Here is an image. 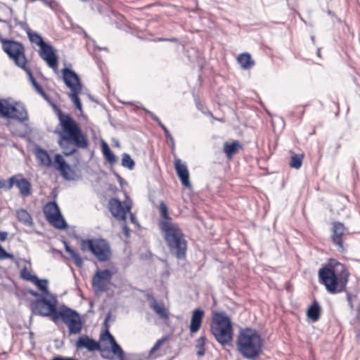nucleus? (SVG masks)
<instances>
[{
	"instance_id": "nucleus-14",
	"label": "nucleus",
	"mask_w": 360,
	"mask_h": 360,
	"mask_svg": "<svg viewBox=\"0 0 360 360\" xmlns=\"http://www.w3.org/2000/svg\"><path fill=\"white\" fill-rule=\"evenodd\" d=\"M15 185L20 191L22 195L27 197L32 193V186L30 182L20 175H14L8 179L7 189H11Z\"/></svg>"
},
{
	"instance_id": "nucleus-6",
	"label": "nucleus",
	"mask_w": 360,
	"mask_h": 360,
	"mask_svg": "<svg viewBox=\"0 0 360 360\" xmlns=\"http://www.w3.org/2000/svg\"><path fill=\"white\" fill-rule=\"evenodd\" d=\"M30 309L34 314L49 316L55 323H58L59 311L57 310V300L55 297L50 300L44 297L37 299L30 303Z\"/></svg>"
},
{
	"instance_id": "nucleus-42",
	"label": "nucleus",
	"mask_w": 360,
	"mask_h": 360,
	"mask_svg": "<svg viewBox=\"0 0 360 360\" xmlns=\"http://www.w3.org/2000/svg\"><path fill=\"white\" fill-rule=\"evenodd\" d=\"M103 156L110 164H114L117 161V158L112 151L105 154Z\"/></svg>"
},
{
	"instance_id": "nucleus-51",
	"label": "nucleus",
	"mask_w": 360,
	"mask_h": 360,
	"mask_svg": "<svg viewBox=\"0 0 360 360\" xmlns=\"http://www.w3.org/2000/svg\"><path fill=\"white\" fill-rule=\"evenodd\" d=\"M146 112L149 115V116H150V117H151V118H152L155 122L158 121V119H159V118H158V117H157V116H156L153 112H150V111H149V110H146Z\"/></svg>"
},
{
	"instance_id": "nucleus-55",
	"label": "nucleus",
	"mask_w": 360,
	"mask_h": 360,
	"mask_svg": "<svg viewBox=\"0 0 360 360\" xmlns=\"http://www.w3.org/2000/svg\"><path fill=\"white\" fill-rule=\"evenodd\" d=\"M155 122H157V124L163 129V127H166L162 122L160 120V119H158V121H156Z\"/></svg>"
},
{
	"instance_id": "nucleus-56",
	"label": "nucleus",
	"mask_w": 360,
	"mask_h": 360,
	"mask_svg": "<svg viewBox=\"0 0 360 360\" xmlns=\"http://www.w3.org/2000/svg\"><path fill=\"white\" fill-rule=\"evenodd\" d=\"M155 122H157V124L163 129V127H166L162 122L160 120V119H158V121H156Z\"/></svg>"
},
{
	"instance_id": "nucleus-54",
	"label": "nucleus",
	"mask_w": 360,
	"mask_h": 360,
	"mask_svg": "<svg viewBox=\"0 0 360 360\" xmlns=\"http://www.w3.org/2000/svg\"><path fill=\"white\" fill-rule=\"evenodd\" d=\"M155 122H157V124L163 129V127H166L162 122L160 120V119H158V121H156Z\"/></svg>"
},
{
	"instance_id": "nucleus-58",
	"label": "nucleus",
	"mask_w": 360,
	"mask_h": 360,
	"mask_svg": "<svg viewBox=\"0 0 360 360\" xmlns=\"http://www.w3.org/2000/svg\"><path fill=\"white\" fill-rule=\"evenodd\" d=\"M129 213H130V216H131V221L132 223H134V220H135V217L134 216V214L132 213H131V212H129Z\"/></svg>"
},
{
	"instance_id": "nucleus-41",
	"label": "nucleus",
	"mask_w": 360,
	"mask_h": 360,
	"mask_svg": "<svg viewBox=\"0 0 360 360\" xmlns=\"http://www.w3.org/2000/svg\"><path fill=\"white\" fill-rule=\"evenodd\" d=\"M15 25H18L20 28L27 33L31 30L26 21H19L17 18L14 19Z\"/></svg>"
},
{
	"instance_id": "nucleus-23",
	"label": "nucleus",
	"mask_w": 360,
	"mask_h": 360,
	"mask_svg": "<svg viewBox=\"0 0 360 360\" xmlns=\"http://www.w3.org/2000/svg\"><path fill=\"white\" fill-rule=\"evenodd\" d=\"M11 119L16 120L20 122H24L28 120V115L25 107L20 105H13Z\"/></svg>"
},
{
	"instance_id": "nucleus-46",
	"label": "nucleus",
	"mask_w": 360,
	"mask_h": 360,
	"mask_svg": "<svg viewBox=\"0 0 360 360\" xmlns=\"http://www.w3.org/2000/svg\"><path fill=\"white\" fill-rule=\"evenodd\" d=\"M111 150L109 148L108 145L105 142L102 143V152L103 155L109 152H110Z\"/></svg>"
},
{
	"instance_id": "nucleus-28",
	"label": "nucleus",
	"mask_w": 360,
	"mask_h": 360,
	"mask_svg": "<svg viewBox=\"0 0 360 360\" xmlns=\"http://www.w3.org/2000/svg\"><path fill=\"white\" fill-rule=\"evenodd\" d=\"M159 210L160 213V219L159 221V227L162 226L164 222H174L172 219L169 216L168 209L166 204L161 202L159 205Z\"/></svg>"
},
{
	"instance_id": "nucleus-5",
	"label": "nucleus",
	"mask_w": 360,
	"mask_h": 360,
	"mask_svg": "<svg viewBox=\"0 0 360 360\" xmlns=\"http://www.w3.org/2000/svg\"><path fill=\"white\" fill-rule=\"evenodd\" d=\"M210 328L216 340L221 345H227L232 342L233 324L224 311L212 312Z\"/></svg>"
},
{
	"instance_id": "nucleus-57",
	"label": "nucleus",
	"mask_w": 360,
	"mask_h": 360,
	"mask_svg": "<svg viewBox=\"0 0 360 360\" xmlns=\"http://www.w3.org/2000/svg\"><path fill=\"white\" fill-rule=\"evenodd\" d=\"M41 1L45 4L46 5L49 6L51 0H41Z\"/></svg>"
},
{
	"instance_id": "nucleus-32",
	"label": "nucleus",
	"mask_w": 360,
	"mask_h": 360,
	"mask_svg": "<svg viewBox=\"0 0 360 360\" xmlns=\"http://www.w3.org/2000/svg\"><path fill=\"white\" fill-rule=\"evenodd\" d=\"M27 281H30L32 283H34L39 290H41L43 293L46 295L49 294V290H48V281L47 280H43L40 281L37 277H27Z\"/></svg>"
},
{
	"instance_id": "nucleus-24",
	"label": "nucleus",
	"mask_w": 360,
	"mask_h": 360,
	"mask_svg": "<svg viewBox=\"0 0 360 360\" xmlns=\"http://www.w3.org/2000/svg\"><path fill=\"white\" fill-rule=\"evenodd\" d=\"M36 158L39 165L49 167L51 165V159L49 153L44 149H36Z\"/></svg>"
},
{
	"instance_id": "nucleus-26",
	"label": "nucleus",
	"mask_w": 360,
	"mask_h": 360,
	"mask_svg": "<svg viewBox=\"0 0 360 360\" xmlns=\"http://www.w3.org/2000/svg\"><path fill=\"white\" fill-rule=\"evenodd\" d=\"M237 61L241 68H250L255 65L249 53H240L237 57Z\"/></svg>"
},
{
	"instance_id": "nucleus-8",
	"label": "nucleus",
	"mask_w": 360,
	"mask_h": 360,
	"mask_svg": "<svg viewBox=\"0 0 360 360\" xmlns=\"http://www.w3.org/2000/svg\"><path fill=\"white\" fill-rule=\"evenodd\" d=\"M61 319L67 325L70 334H78L82 328V323L79 314L68 307L61 309L58 311V321Z\"/></svg>"
},
{
	"instance_id": "nucleus-12",
	"label": "nucleus",
	"mask_w": 360,
	"mask_h": 360,
	"mask_svg": "<svg viewBox=\"0 0 360 360\" xmlns=\"http://www.w3.org/2000/svg\"><path fill=\"white\" fill-rule=\"evenodd\" d=\"M91 252L100 262H106L111 255L110 245L104 239H94Z\"/></svg>"
},
{
	"instance_id": "nucleus-17",
	"label": "nucleus",
	"mask_w": 360,
	"mask_h": 360,
	"mask_svg": "<svg viewBox=\"0 0 360 360\" xmlns=\"http://www.w3.org/2000/svg\"><path fill=\"white\" fill-rule=\"evenodd\" d=\"M28 76L29 81L32 84L35 91L44 98H46L47 95L40 86L39 82L44 79V76L38 71V69H24Z\"/></svg>"
},
{
	"instance_id": "nucleus-4",
	"label": "nucleus",
	"mask_w": 360,
	"mask_h": 360,
	"mask_svg": "<svg viewBox=\"0 0 360 360\" xmlns=\"http://www.w3.org/2000/svg\"><path fill=\"white\" fill-rule=\"evenodd\" d=\"M160 229L171 252L178 259L184 258L187 248L186 241L179 225L174 222L165 221Z\"/></svg>"
},
{
	"instance_id": "nucleus-2",
	"label": "nucleus",
	"mask_w": 360,
	"mask_h": 360,
	"mask_svg": "<svg viewBox=\"0 0 360 360\" xmlns=\"http://www.w3.org/2000/svg\"><path fill=\"white\" fill-rule=\"evenodd\" d=\"M236 347L242 356L249 360H256L262 354V338L255 330L250 328L240 330Z\"/></svg>"
},
{
	"instance_id": "nucleus-9",
	"label": "nucleus",
	"mask_w": 360,
	"mask_h": 360,
	"mask_svg": "<svg viewBox=\"0 0 360 360\" xmlns=\"http://www.w3.org/2000/svg\"><path fill=\"white\" fill-rule=\"evenodd\" d=\"M46 220L58 229H65L67 224L62 216L58 205L55 202H48L43 209Z\"/></svg>"
},
{
	"instance_id": "nucleus-30",
	"label": "nucleus",
	"mask_w": 360,
	"mask_h": 360,
	"mask_svg": "<svg viewBox=\"0 0 360 360\" xmlns=\"http://www.w3.org/2000/svg\"><path fill=\"white\" fill-rule=\"evenodd\" d=\"M150 307L160 316V317L162 319L169 318L168 312L162 303H158L155 299H153Z\"/></svg>"
},
{
	"instance_id": "nucleus-19",
	"label": "nucleus",
	"mask_w": 360,
	"mask_h": 360,
	"mask_svg": "<svg viewBox=\"0 0 360 360\" xmlns=\"http://www.w3.org/2000/svg\"><path fill=\"white\" fill-rule=\"evenodd\" d=\"M346 231L344 224L339 221H335L333 224V242L338 247V250L341 252L344 251L342 236Z\"/></svg>"
},
{
	"instance_id": "nucleus-34",
	"label": "nucleus",
	"mask_w": 360,
	"mask_h": 360,
	"mask_svg": "<svg viewBox=\"0 0 360 360\" xmlns=\"http://www.w3.org/2000/svg\"><path fill=\"white\" fill-rule=\"evenodd\" d=\"M65 250L70 255V257L74 260L75 264L78 267L83 265V259L80 255L72 250L68 244L65 243Z\"/></svg>"
},
{
	"instance_id": "nucleus-45",
	"label": "nucleus",
	"mask_w": 360,
	"mask_h": 360,
	"mask_svg": "<svg viewBox=\"0 0 360 360\" xmlns=\"http://www.w3.org/2000/svg\"><path fill=\"white\" fill-rule=\"evenodd\" d=\"M111 150L109 148L108 145L105 142L102 143V152L103 155L109 152H110Z\"/></svg>"
},
{
	"instance_id": "nucleus-47",
	"label": "nucleus",
	"mask_w": 360,
	"mask_h": 360,
	"mask_svg": "<svg viewBox=\"0 0 360 360\" xmlns=\"http://www.w3.org/2000/svg\"><path fill=\"white\" fill-rule=\"evenodd\" d=\"M155 41H172V42H177L178 39L176 38L172 37V38H158Z\"/></svg>"
},
{
	"instance_id": "nucleus-61",
	"label": "nucleus",
	"mask_w": 360,
	"mask_h": 360,
	"mask_svg": "<svg viewBox=\"0 0 360 360\" xmlns=\"http://www.w3.org/2000/svg\"><path fill=\"white\" fill-rule=\"evenodd\" d=\"M71 67H72V65L70 63H69V64L64 63V68H71Z\"/></svg>"
},
{
	"instance_id": "nucleus-62",
	"label": "nucleus",
	"mask_w": 360,
	"mask_h": 360,
	"mask_svg": "<svg viewBox=\"0 0 360 360\" xmlns=\"http://www.w3.org/2000/svg\"><path fill=\"white\" fill-rule=\"evenodd\" d=\"M32 295L35 296V297H37L39 295V294L36 292H32Z\"/></svg>"
},
{
	"instance_id": "nucleus-43",
	"label": "nucleus",
	"mask_w": 360,
	"mask_h": 360,
	"mask_svg": "<svg viewBox=\"0 0 360 360\" xmlns=\"http://www.w3.org/2000/svg\"><path fill=\"white\" fill-rule=\"evenodd\" d=\"M356 296H352L350 293H347V300L349 302V304L351 307V309H354V305L353 304V301L356 300Z\"/></svg>"
},
{
	"instance_id": "nucleus-37",
	"label": "nucleus",
	"mask_w": 360,
	"mask_h": 360,
	"mask_svg": "<svg viewBox=\"0 0 360 360\" xmlns=\"http://www.w3.org/2000/svg\"><path fill=\"white\" fill-rule=\"evenodd\" d=\"M82 91H71V93L69 94V98L72 101V102L74 103L75 106L77 109L81 110H82V103L80 101V99L78 96V94Z\"/></svg>"
},
{
	"instance_id": "nucleus-52",
	"label": "nucleus",
	"mask_w": 360,
	"mask_h": 360,
	"mask_svg": "<svg viewBox=\"0 0 360 360\" xmlns=\"http://www.w3.org/2000/svg\"><path fill=\"white\" fill-rule=\"evenodd\" d=\"M123 231H124V233L126 237L129 238L130 236L129 229L128 228V226L126 224L123 225Z\"/></svg>"
},
{
	"instance_id": "nucleus-11",
	"label": "nucleus",
	"mask_w": 360,
	"mask_h": 360,
	"mask_svg": "<svg viewBox=\"0 0 360 360\" xmlns=\"http://www.w3.org/2000/svg\"><path fill=\"white\" fill-rule=\"evenodd\" d=\"M112 274L109 269L98 270L92 278V286L96 292H105L108 290V284Z\"/></svg>"
},
{
	"instance_id": "nucleus-10",
	"label": "nucleus",
	"mask_w": 360,
	"mask_h": 360,
	"mask_svg": "<svg viewBox=\"0 0 360 360\" xmlns=\"http://www.w3.org/2000/svg\"><path fill=\"white\" fill-rule=\"evenodd\" d=\"M108 209L115 219L125 221L127 214L131 209V202L126 200L122 203L117 198H112L108 202Z\"/></svg>"
},
{
	"instance_id": "nucleus-25",
	"label": "nucleus",
	"mask_w": 360,
	"mask_h": 360,
	"mask_svg": "<svg viewBox=\"0 0 360 360\" xmlns=\"http://www.w3.org/2000/svg\"><path fill=\"white\" fill-rule=\"evenodd\" d=\"M13 105H12L7 100H0V116L4 118L11 119Z\"/></svg>"
},
{
	"instance_id": "nucleus-36",
	"label": "nucleus",
	"mask_w": 360,
	"mask_h": 360,
	"mask_svg": "<svg viewBox=\"0 0 360 360\" xmlns=\"http://www.w3.org/2000/svg\"><path fill=\"white\" fill-rule=\"evenodd\" d=\"M206 338L204 336L200 337L197 340V344L195 347L197 348V354L198 356H202L205 354V345Z\"/></svg>"
},
{
	"instance_id": "nucleus-50",
	"label": "nucleus",
	"mask_w": 360,
	"mask_h": 360,
	"mask_svg": "<svg viewBox=\"0 0 360 360\" xmlns=\"http://www.w3.org/2000/svg\"><path fill=\"white\" fill-rule=\"evenodd\" d=\"M8 238V233L6 231H0V240L5 241Z\"/></svg>"
},
{
	"instance_id": "nucleus-22",
	"label": "nucleus",
	"mask_w": 360,
	"mask_h": 360,
	"mask_svg": "<svg viewBox=\"0 0 360 360\" xmlns=\"http://www.w3.org/2000/svg\"><path fill=\"white\" fill-rule=\"evenodd\" d=\"M204 314V311L200 308L195 309L193 311L191 319V324L189 327L190 332L191 333H195L200 330L202 325Z\"/></svg>"
},
{
	"instance_id": "nucleus-13",
	"label": "nucleus",
	"mask_w": 360,
	"mask_h": 360,
	"mask_svg": "<svg viewBox=\"0 0 360 360\" xmlns=\"http://www.w3.org/2000/svg\"><path fill=\"white\" fill-rule=\"evenodd\" d=\"M110 318V314H108L104 321V324L105 326V331L101 335V340L103 342L108 340L109 343L111 345V352L114 354V355L117 356L119 360H124V354L121 348V347L117 343L115 338L110 334L108 330V321Z\"/></svg>"
},
{
	"instance_id": "nucleus-63",
	"label": "nucleus",
	"mask_w": 360,
	"mask_h": 360,
	"mask_svg": "<svg viewBox=\"0 0 360 360\" xmlns=\"http://www.w3.org/2000/svg\"><path fill=\"white\" fill-rule=\"evenodd\" d=\"M356 311H358L359 312H360V306H359V305H357V307H356Z\"/></svg>"
},
{
	"instance_id": "nucleus-35",
	"label": "nucleus",
	"mask_w": 360,
	"mask_h": 360,
	"mask_svg": "<svg viewBox=\"0 0 360 360\" xmlns=\"http://www.w3.org/2000/svg\"><path fill=\"white\" fill-rule=\"evenodd\" d=\"M303 155H293L290 161V166L292 168L300 169L302 166Z\"/></svg>"
},
{
	"instance_id": "nucleus-38",
	"label": "nucleus",
	"mask_w": 360,
	"mask_h": 360,
	"mask_svg": "<svg viewBox=\"0 0 360 360\" xmlns=\"http://www.w3.org/2000/svg\"><path fill=\"white\" fill-rule=\"evenodd\" d=\"M122 165L124 167L132 169L134 167V162L127 153H124L122 158Z\"/></svg>"
},
{
	"instance_id": "nucleus-21",
	"label": "nucleus",
	"mask_w": 360,
	"mask_h": 360,
	"mask_svg": "<svg viewBox=\"0 0 360 360\" xmlns=\"http://www.w3.org/2000/svg\"><path fill=\"white\" fill-rule=\"evenodd\" d=\"M76 345L78 348H86L91 352L100 350L103 352L105 351L101 348L100 345L97 342L89 338L87 335L79 337L77 341Z\"/></svg>"
},
{
	"instance_id": "nucleus-27",
	"label": "nucleus",
	"mask_w": 360,
	"mask_h": 360,
	"mask_svg": "<svg viewBox=\"0 0 360 360\" xmlns=\"http://www.w3.org/2000/svg\"><path fill=\"white\" fill-rule=\"evenodd\" d=\"M321 314V308L316 301H314L309 307L307 315L313 322H316L319 319Z\"/></svg>"
},
{
	"instance_id": "nucleus-31",
	"label": "nucleus",
	"mask_w": 360,
	"mask_h": 360,
	"mask_svg": "<svg viewBox=\"0 0 360 360\" xmlns=\"http://www.w3.org/2000/svg\"><path fill=\"white\" fill-rule=\"evenodd\" d=\"M239 148H240V145L238 141H234L232 143L226 142L224 145V152L229 158H231Z\"/></svg>"
},
{
	"instance_id": "nucleus-7",
	"label": "nucleus",
	"mask_w": 360,
	"mask_h": 360,
	"mask_svg": "<svg viewBox=\"0 0 360 360\" xmlns=\"http://www.w3.org/2000/svg\"><path fill=\"white\" fill-rule=\"evenodd\" d=\"M1 42L3 50L15 61L16 65L25 68L27 60L23 45L18 41L9 39H2Z\"/></svg>"
},
{
	"instance_id": "nucleus-59",
	"label": "nucleus",
	"mask_w": 360,
	"mask_h": 360,
	"mask_svg": "<svg viewBox=\"0 0 360 360\" xmlns=\"http://www.w3.org/2000/svg\"><path fill=\"white\" fill-rule=\"evenodd\" d=\"M52 360H65V358L64 357L58 356V357L53 358Z\"/></svg>"
},
{
	"instance_id": "nucleus-60",
	"label": "nucleus",
	"mask_w": 360,
	"mask_h": 360,
	"mask_svg": "<svg viewBox=\"0 0 360 360\" xmlns=\"http://www.w3.org/2000/svg\"><path fill=\"white\" fill-rule=\"evenodd\" d=\"M52 360H65V358L64 357L58 356V357L53 358Z\"/></svg>"
},
{
	"instance_id": "nucleus-40",
	"label": "nucleus",
	"mask_w": 360,
	"mask_h": 360,
	"mask_svg": "<svg viewBox=\"0 0 360 360\" xmlns=\"http://www.w3.org/2000/svg\"><path fill=\"white\" fill-rule=\"evenodd\" d=\"M166 341V338H162L161 339H159L153 345V347L150 349L149 352L150 355H153L155 354L164 344V342Z\"/></svg>"
},
{
	"instance_id": "nucleus-49",
	"label": "nucleus",
	"mask_w": 360,
	"mask_h": 360,
	"mask_svg": "<svg viewBox=\"0 0 360 360\" xmlns=\"http://www.w3.org/2000/svg\"><path fill=\"white\" fill-rule=\"evenodd\" d=\"M163 131L165 132V136L167 137V139L171 140L172 142H174V139L171 135V134L169 133V130L167 129V127H163Z\"/></svg>"
},
{
	"instance_id": "nucleus-20",
	"label": "nucleus",
	"mask_w": 360,
	"mask_h": 360,
	"mask_svg": "<svg viewBox=\"0 0 360 360\" xmlns=\"http://www.w3.org/2000/svg\"><path fill=\"white\" fill-rule=\"evenodd\" d=\"M174 168L181 184L185 187H191V184L189 180V173L186 164L183 163L180 159H176L174 161Z\"/></svg>"
},
{
	"instance_id": "nucleus-29",
	"label": "nucleus",
	"mask_w": 360,
	"mask_h": 360,
	"mask_svg": "<svg viewBox=\"0 0 360 360\" xmlns=\"http://www.w3.org/2000/svg\"><path fill=\"white\" fill-rule=\"evenodd\" d=\"M16 217L19 221L26 226H31L33 224L32 216L27 210L24 209L18 210L16 212Z\"/></svg>"
},
{
	"instance_id": "nucleus-64",
	"label": "nucleus",
	"mask_w": 360,
	"mask_h": 360,
	"mask_svg": "<svg viewBox=\"0 0 360 360\" xmlns=\"http://www.w3.org/2000/svg\"><path fill=\"white\" fill-rule=\"evenodd\" d=\"M14 1H16L17 0H13Z\"/></svg>"
},
{
	"instance_id": "nucleus-1",
	"label": "nucleus",
	"mask_w": 360,
	"mask_h": 360,
	"mask_svg": "<svg viewBox=\"0 0 360 360\" xmlns=\"http://www.w3.org/2000/svg\"><path fill=\"white\" fill-rule=\"evenodd\" d=\"M59 129L55 130L58 135V143L65 156L75 154L77 149H86L89 146L86 134L79 124L68 114L58 112Z\"/></svg>"
},
{
	"instance_id": "nucleus-53",
	"label": "nucleus",
	"mask_w": 360,
	"mask_h": 360,
	"mask_svg": "<svg viewBox=\"0 0 360 360\" xmlns=\"http://www.w3.org/2000/svg\"><path fill=\"white\" fill-rule=\"evenodd\" d=\"M4 180H0V188L6 187Z\"/></svg>"
},
{
	"instance_id": "nucleus-18",
	"label": "nucleus",
	"mask_w": 360,
	"mask_h": 360,
	"mask_svg": "<svg viewBox=\"0 0 360 360\" xmlns=\"http://www.w3.org/2000/svg\"><path fill=\"white\" fill-rule=\"evenodd\" d=\"M53 167L60 172L64 179L68 180L72 179V171L71 167L66 163L61 155L56 154L55 155Z\"/></svg>"
},
{
	"instance_id": "nucleus-44",
	"label": "nucleus",
	"mask_w": 360,
	"mask_h": 360,
	"mask_svg": "<svg viewBox=\"0 0 360 360\" xmlns=\"http://www.w3.org/2000/svg\"><path fill=\"white\" fill-rule=\"evenodd\" d=\"M48 6L53 11H58L60 7L58 3L55 0H51Z\"/></svg>"
},
{
	"instance_id": "nucleus-3",
	"label": "nucleus",
	"mask_w": 360,
	"mask_h": 360,
	"mask_svg": "<svg viewBox=\"0 0 360 360\" xmlns=\"http://www.w3.org/2000/svg\"><path fill=\"white\" fill-rule=\"evenodd\" d=\"M340 273L337 274L334 269L327 266L323 267L319 271L320 283L323 284L327 291L331 294L344 292L349 280V272L342 264L337 265Z\"/></svg>"
},
{
	"instance_id": "nucleus-16",
	"label": "nucleus",
	"mask_w": 360,
	"mask_h": 360,
	"mask_svg": "<svg viewBox=\"0 0 360 360\" xmlns=\"http://www.w3.org/2000/svg\"><path fill=\"white\" fill-rule=\"evenodd\" d=\"M63 78L71 91H82V83L79 75L72 69H63Z\"/></svg>"
},
{
	"instance_id": "nucleus-15",
	"label": "nucleus",
	"mask_w": 360,
	"mask_h": 360,
	"mask_svg": "<svg viewBox=\"0 0 360 360\" xmlns=\"http://www.w3.org/2000/svg\"><path fill=\"white\" fill-rule=\"evenodd\" d=\"M38 53L49 68H58V58L56 50L51 44L46 43L39 49Z\"/></svg>"
},
{
	"instance_id": "nucleus-48",
	"label": "nucleus",
	"mask_w": 360,
	"mask_h": 360,
	"mask_svg": "<svg viewBox=\"0 0 360 360\" xmlns=\"http://www.w3.org/2000/svg\"><path fill=\"white\" fill-rule=\"evenodd\" d=\"M22 276L23 278H25V280L27 281V277L28 278H30V277H37V276H34V275H32L30 272H28L26 269H24L22 271Z\"/></svg>"
},
{
	"instance_id": "nucleus-33",
	"label": "nucleus",
	"mask_w": 360,
	"mask_h": 360,
	"mask_svg": "<svg viewBox=\"0 0 360 360\" xmlns=\"http://www.w3.org/2000/svg\"><path fill=\"white\" fill-rule=\"evenodd\" d=\"M27 34L30 41L32 43L39 46V49L46 44V42L44 41V40L40 34H39L37 32H32V30L30 32H28Z\"/></svg>"
},
{
	"instance_id": "nucleus-39",
	"label": "nucleus",
	"mask_w": 360,
	"mask_h": 360,
	"mask_svg": "<svg viewBox=\"0 0 360 360\" xmlns=\"http://www.w3.org/2000/svg\"><path fill=\"white\" fill-rule=\"evenodd\" d=\"M94 239L82 240L80 242L81 250L84 252L90 251L93 249Z\"/></svg>"
}]
</instances>
